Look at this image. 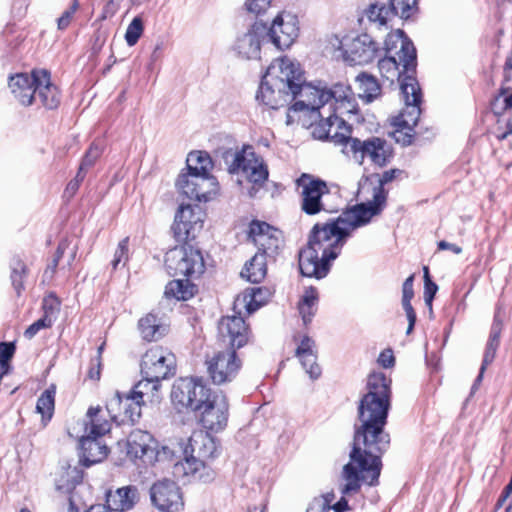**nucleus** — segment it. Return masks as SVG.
<instances>
[{"mask_svg":"<svg viewBox=\"0 0 512 512\" xmlns=\"http://www.w3.org/2000/svg\"><path fill=\"white\" fill-rule=\"evenodd\" d=\"M318 116L321 118L319 124L314 127L313 135L320 140H330L335 144L347 145L348 140H353L351 137V127L346 121L338 115H332V106L327 107V111L316 109Z\"/></svg>","mask_w":512,"mask_h":512,"instance_id":"nucleus-13","label":"nucleus"},{"mask_svg":"<svg viewBox=\"0 0 512 512\" xmlns=\"http://www.w3.org/2000/svg\"><path fill=\"white\" fill-rule=\"evenodd\" d=\"M272 0H246L245 7L251 14L259 16L270 7Z\"/></svg>","mask_w":512,"mask_h":512,"instance_id":"nucleus-50","label":"nucleus"},{"mask_svg":"<svg viewBox=\"0 0 512 512\" xmlns=\"http://www.w3.org/2000/svg\"><path fill=\"white\" fill-rule=\"evenodd\" d=\"M330 104L332 115L339 117L352 114L356 109L350 88L343 84H336L331 89L315 85L305 86L300 93V101L295 102L292 109L294 111L310 110L315 112L316 109L327 111Z\"/></svg>","mask_w":512,"mask_h":512,"instance_id":"nucleus-5","label":"nucleus"},{"mask_svg":"<svg viewBox=\"0 0 512 512\" xmlns=\"http://www.w3.org/2000/svg\"><path fill=\"white\" fill-rule=\"evenodd\" d=\"M438 249L439 250H450L454 254H460L462 252V248L456 244L449 243L447 241H440L438 242Z\"/></svg>","mask_w":512,"mask_h":512,"instance_id":"nucleus-59","label":"nucleus"},{"mask_svg":"<svg viewBox=\"0 0 512 512\" xmlns=\"http://www.w3.org/2000/svg\"><path fill=\"white\" fill-rule=\"evenodd\" d=\"M124 397L119 392H115L106 403V409L104 410L106 415L111 419L115 420L123 410Z\"/></svg>","mask_w":512,"mask_h":512,"instance_id":"nucleus-48","label":"nucleus"},{"mask_svg":"<svg viewBox=\"0 0 512 512\" xmlns=\"http://www.w3.org/2000/svg\"><path fill=\"white\" fill-rule=\"evenodd\" d=\"M249 236L258 248L257 253L267 258H274L283 242L282 233L278 229L260 221L250 224Z\"/></svg>","mask_w":512,"mask_h":512,"instance_id":"nucleus-22","label":"nucleus"},{"mask_svg":"<svg viewBox=\"0 0 512 512\" xmlns=\"http://www.w3.org/2000/svg\"><path fill=\"white\" fill-rule=\"evenodd\" d=\"M197 412L204 428L214 432L222 431L228 422V399L222 392L211 391Z\"/></svg>","mask_w":512,"mask_h":512,"instance_id":"nucleus-17","label":"nucleus"},{"mask_svg":"<svg viewBox=\"0 0 512 512\" xmlns=\"http://www.w3.org/2000/svg\"><path fill=\"white\" fill-rule=\"evenodd\" d=\"M150 499L162 512H180L184 506L179 486L169 479L158 480L151 486Z\"/></svg>","mask_w":512,"mask_h":512,"instance_id":"nucleus-21","label":"nucleus"},{"mask_svg":"<svg viewBox=\"0 0 512 512\" xmlns=\"http://www.w3.org/2000/svg\"><path fill=\"white\" fill-rule=\"evenodd\" d=\"M218 329L220 335L227 338L233 348H241L249 341V330L243 315L223 317L219 322Z\"/></svg>","mask_w":512,"mask_h":512,"instance_id":"nucleus-26","label":"nucleus"},{"mask_svg":"<svg viewBox=\"0 0 512 512\" xmlns=\"http://www.w3.org/2000/svg\"><path fill=\"white\" fill-rule=\"evenodd\" d=\"M65 249H66V244L61 243L57 248L54 258H58V261H59L61 259V257L63 256Z\"/></svg>","mask_w":512,"mask_h":512,"instance_id":"nucleus-63","label":"nucleus"},{"mask_svg":"<svg viewBox=\"0 0 512 512\" xmlns=\"http://www.w3.org/2000/svg\"><path fill=\"white\" fill-rule=\"evenodd\" d=\"M176 187L187 198L199 202L211 200L218 192V182L209 173L182 172Z\"/></svg>","mask_w":512,"mask_h":512,"instance_id":"nucleus-11","label":"nucleus"},{"mask_svg":"<svg viewBox=\"0 0 512 512\" xmlns=\"http://www.w3.org/2000/svg\"><path fill=\"white\" fill-rule=\"evenodd\" d=\"M144 403L145 401H137V399H132V393L125 395L123 406L125 417H127L132 422L136 421L141 416V405Z\"/></svg>","mask_w":512,"mask_h":512,"instance_id":"nucleus-45","label":"nucleus"},{"mask_svg":"<svg viewBox=\"0 0 512 512\" xmlns=\"http://www.w3.org/2000/svg\"><path fill=\"white\" fill-rule=\"evenodd\" d=\"M204 212L198 205L181 204L175 214L172 230L177 241L195 238L202 229Z\"/></svg>","mask_w":512,"mask_h":512,"instance_id":"nucleus-20","label":"nucleus"},{"mask_svg":"<svg viewBox=\"0 0 512 512\" xmlns=\"http://www.w3.org/2000/svg\"><path fill=\"white\" fill-rule=\"evenodd\" d=\"M277 71L275 68L266 71L256 94L258 103L271 109H278L294 99L297 100L289 89H285L284 82L277 80Z\"/></svg>","mask_w":512,"mask_h":512,"instance_id":"nucleus-16","label":"nucleus"},{"mask_svg":"<svg viewBox=\"0 0 512 512\" xmlns=\"http://www.w3.org/2000/svg\"><path fill=\"white\" fill-rule=\"evenodd\" d=\"M302 367L312 380H316L321 376L322 370L317 363V354H304L298 357Z\"/></svg>","mask_w":512,"mask_h":512,"instance_id":"nucleus-44","label":"nucleus"},{"mask_svg":"<svg viewBox=\"0 0 512 512\" xmlns=\"http://www.w3.org/2000/svg\"><path fill=\"white\" fill-rule=\"evenodd\" d=\"M428 284H424V301L428 307H432V300L438 290V286L432 282L428 281Z\"/></svg>","mask_w":512,"mask_h":512,"instance_id":"nucleus-53","label":"nucleus"},{"mask_svg":"<svg viewBox=\"0 0 512 512\" xmlns=\"http://www.w3.org/2000/svg\"><path fill=\"white\" fill-rule=\"evenodd\" d=\"M299 36V20L290 12L279 13L268 27V42L277 49L289 48Z\"/></svg>","mask_w":512,"mask_h":512,"instance_id":"nucleus-19","label":"nucleus"},{"mask_svg":"<svg viewBox=\"0 0 512 512\" xmlns=\"http://www.w3.org/2000/svg\"><path fill=\"white\" fill-rule=\"evenodd\" d=\"M59 261H58V258H53L51 264L48 265L46 271H45V276H47L48 274H50V276L53 275V273L55 272V269L58 265Z\"/></svg>","mask_w":512,"mask_h":512,"instance_id":"nucleus-61","label":"nucleus"},{"mask_svg":"<svg viewBox=\"0 0 512 512\" xmlns=\"http://www.w3.org/2000/svg\"><path fill=\"white\" fill-rule=\"evenodd\" d=\"M378 362L384 368H390L394 365L395 358L393 356V352L390 349L384 350L379 358Z\"/></svg>","mask_w":512,"mask_h":512,"instance_id":"nucleus-56","label":"nucleus"},{"mask_svg":"<svg viewBox=\"0 0 512 512\" xmlns=\"http://www.w3.org/2000/svg\"><path fill=\"white\" fill-rule=\"evenodd\" d=\"M273 68L278 70L276 72L277 80L284 82L285 89H289L297 97L296 102L300 101L302 89L311 84H304L299 65L291 59L283 57L272 62L267 71H271Z\"/></svg>","mask_w":512,"mask_h":512,"instance_id":"nucleus-24","label":"nucleus"},{"mask_svg":"<svg viewBox=\"0 0 512 512\" xmlns=\"http://www.w3.org/2000/svg\"><path fill=\"white\" fill-rule=\"evenodd\" d=\"M138 328L142 338L146 341H156L166 332V327L157 316L152 313L147 314L139 320Z\"/></svg>","mask_w":512,"mask_h":512,"instance_id":"nucleus-33","label":"nucleus"},{"mask_svg":"<svg viewBox=\"0 0 512 512\" xmlns=\"http://www.w3.org/2000/svg\"><path fill=\"white\" fill-rule=\"evenodd\" d=\"M268 43V27L262 22H255L237 34L232 50L240 59L259 60L266 52Z\"/></svg>","mask_w":512,"mask_h":512,"instance_id":"nucleus-10","label":"nucleus"},{"mask_svg":"<svg viewBox=\"0 0 512 512\" xmlns=\"http://www.w3.org/2000/svg\"><path fill=\"white\" fill-rule=\"evenodd\" d=\"M185 459L174 465L176 476H187L193 480L210 482L214 479V471L207 461L219 455V447L215 439L205 431H194L184 447Z\"/></svg>","mask_w":512,"mask_h":512,"instance_id":"nucleus-4","label":"nucleus"},{"mask_svg":"<svg viewBox=\"0 0 512 512\" xmlns=\"http://www.w3.org/2000/svg\"><path fill=\"white\" fill-rule=\"evenodd\" d=\"M206 365L212 382L216 385H222L235 379L241 369L242 361L235 349H226L208 357Z\"/></svg>","mask_w":512,"mask_h":512,"instance_id":"nucleus-15","label":"nucleus"},{"mask_svg":"<svg viewBox=\"0 0 512 512\" xmlns=\"http://www.w3.org/2000/svg\"><path fill=\"white\" fill-rule=\"evenodd\" d=\"M267 273V257L256 253L241 271V276L251 283L261 282Z\"/></svg>","mask_w":512,"mask_h":512,"instance_id":"nucleus-34","label":"nucleus"},{"mask_svg":"<svg viewBox=\"0 0 512 512\" xmlns=\"http://www.w3.org/2000/svg\"><path fill=\"white\" fill-rule=\"evenodd\" d=\"M416 49L404 32L397 29L388 34L385 40V57L378 62L382 77L393 82L400 81L404 108L392 118L395 127L393 137L403 145L412 143L413 129L421 114V89L414 76L416 71Z\"/></svg>","mask_w":512,"mask_h":512,"instance_id":"nucleus-3","label":"nucleus"},{"mask_svg":"<svg viewBox=\"0 0 512 512\" xmlns=\"http://www.w3.org/2000/svg\"><path fill=\"white\" fill-rule=\"evenodd\" d=\"M102 146L93 143L89 150L86 152V154L83 157V160L80 164L79 171H82V173L86 174L87 170L94 165L96 160L100 157L102 153Z\"/></svg>","mask_w":512,"mask_h":512,"instance_id":"nucleus-47","label":"nucleus"},{"mask_svg":"<svg viewBox=\"0 0 512 512\" xmlns=\"http://www.w3.org/2000/svg\"><path fill=\"white\" fill-rule=\"evenodd\" d=\"M318 294L316 289L310 287L303 294L299 304L298 310L302 317L303 323L307 325L311 322L313 316L317 311Z\"/></svg>","mask_w":512,"mask_h":512,"instance_id":"nucleus-38","label":"nucleus"},{"mask_svg":"<svg viewBox=\"0 0 512 512\" xmlns=\"http://www.w3.org/2000/svg\"><path fill=\"white\" fill-rule=\"evenodd\" d=\"M390 384L383 373H373L367 382V393L358 406V423L355 424L350 461L343 466L341 492L356 494L361 483L373 486L381 472V456L388 449L390 436L385 431L390 409Z\"/></svg>","mask_w":512,"mask_h":512,"instance_id":"nucleus-1","label":"nucleus"},{"mask_svg":"<svg viewBox=\"0 0 512 512\" xmlns=\"http://www.w3.org/2000/svg\"><path fill=\"white\" fill-rule=\"evenodd\" d=\"M79 438L81 462L86 467L103 461L108 455V447L101 437L76 436Z\"/></svg>","mask_w":512,"mask_h":512,"instance_id":"nucleus-29","label":"nucleus"},{"mask_svg":"<svg viewBox=\"0 0 512 512\" xmlns=\"http://www.w3.org/2000/svg\"><path fill=\"white\" fill-rule=\"evenodd\" d=\"M402 306L406 313L407 319L416 322V313L411 305V300H402Z\"/></svg>","mask_w":512,"mask_h":512,"instance_id":"nucleus-60","label":"nucleus"},{"mask_svg":"<svg viewBox=\"0 0 512 512\" xmlns=\"http://www.w3.org/2000/svg\"><path fill=\"white\" fill-rule=\"evenodd\" d=\"M84 177H85V174L82 173V171L78 170L76 177L68 183L66 192L69 193L70 196L75 194V192L79 188L80 183L83 181Z\"/></svg>","mask_w":512,"mask_h":512,"instance_id":"nucleus-58","label":"nucleus"},{"mask_svg":"<svg viewBox=\"0 0 512 512\" xmlns=\"http://www.w3.org/2000/svg\"><path fill=\"white\" fill-rule=\"evenodd\" d=\"M111 421L100 406L90 407L82 422L73 430L76 436L88 435L103 438L111 430Z\"/></svg>","mask_w":512,"mask_h":512,"instance_id":"nucleus-25","label":"nucleus"},{"mask_svg":"<svg viewBox=\"0 0 512 512\" xmlns=\"http://www.w3.org/2000/svg\"><path fill=\"white\" fill-rule=\"evenodd\" d=\"M211 389L203 384L201 380L194 378H179L171 389V402L179 412H196L204 400H207Z\"/></svg>","mask_w":512,"mask_h":512,"instance_id":"nucleus-7","label":"nucleus"},{"mask_svg":"<svg viewBox=\"0 0 512 512\" xmlns=\"http://www.w3.org/2000/svg\"><path fill=\"white\" fill-rule=\"evenodd\" d=\"M418 0H389V6L394 16L409 19L418 10Z\"/></svg>","mask_w":512,"mask_h":512,"instance_id":"nucleus-42","label":"nucleus"},{"mask_svg":"<svg viewBox=\"0 0 512 512\" xmlns=\"http://www.w3.org/2000/svg\"><path fill=\"white\" fill-rule=\"evenodd\" d=\"M261 288H249L239 294L233 303V311L235 314L250 315L258 310L263 304Z\"/></svg>","mask_w":512,"mask_h":512,"instance_id":"nucleus-32","label":"nucleus"},{"mask_svg":"<svg viewBox=\"0 0 512 512\" xmlns=\"http://www.w3.org/2000/svg\"><path fill=\"white\" fill-rule=\"evenodd\" d=\"M15 347L12 343H0V362H8L14 354Z\"/></svg>","mask_w":512,"mask_h":512,"instance_id":"nucleus-54","label":"nucleus"},{"mask_svg":"<svg viewBox=\"0 0 512 512\" xmlns=\"http://www.w3.org/2000/svg\"><path fill=\"white\" fill-rule=\"evenodd\" d=\"M35 80L36 70H33L30 75L27 73H20L9 79L8 86L20 104L29 106L34 102L36 91Z\"/></svg>","mask_w":512,"mask_h":512,"instance_id":"nucleus-27","label":"nucleus"},{"mask_svg":"<svg viewBox=\"0 0 512 512\" xmlns=\"http://www.w3.org/2000/svg\"><path fill=\"white\" fill-rule=\"evenodd\" d=\"M45 314L42 318L35 321L31 324L24 332V335L28 339H32L41 329L51 327L53 323V319L51 314L53 313V309L50 307L48 309L47 304H44Z\"/></svg>","mask_w":512,"mask_h":512,"instance_id":"nucleus-43","label":"nucleus"},{"mask_svg":"<svg viewBox=\"0 0 512 512\" xmlns=\"http://www.w3.org/2000/svg\"><path fill=\"white\" fill-rule=\"evenodd\" d=\"M343 152L360 165L368 159L372 164L379 167L386 165L392 156L390 145L379 137H371L366 140L358 138L348 140Z\"/></svg>","mask_w":512,"mask_h":512,"instance_id":"nucleus-8","label":"nucleus"},{"mask_svg":"<svg viewBox=\"0 0 512 512\" xmlns=\"http://www.w3.org/2000/svg\"><path fill=\"white\" fill-rule=\"evenodd\" d=\"M144 31L143 21L140 17H135L131 23L128 25L125 40L128 46H134Z\"/></svg>","mask_w":512,"mask_h":512,"instance_id":"nucleus-46","label":"nucleus"},{"mask_svg":"<svg viewBox=\"0 0 512 512\" xmlns=\"http://www.w3.org/2000/svg\"><path fill=\"white\" fill-rule=\"evenodd\" d=\"M159 387V381L150 380L143 376V379L140 380L131 391L132 399L144 401V397H147L151 402L158 401Z\"/></svg>","mask_w":512,"mask_h":512,"instance_id":"nucleus-39","label":"nucleus"},{"mask_svg":"<svg viewBox=\"0 0 512 512\" xmlns=\"http://www.w3.org/2000/svg\"><path fill=\"white\" fill-rule=\"evenodd\" d=\"M196 293V286L188 279H175L170 281L165 288V296L176 300L186 301Z\"/></svg>","mask_w":512,"mask_h":512,"instance_id":"nucleus-36","label":"nucleus"},{"mask_svg":"<svg viewBox=\"0 0 512 512\" xmlns=\"http://www.w3.org/2000/svg\"><path fill=\"white\" fill-rule=\"evenodd\" d=\"M165 267L172 276L198 277L203 273L205 265L198 249L181 246L166 253Z\"/></svg>","mask_w":512,"mask_h":512,"instance_id":"nucleus-9","label":"nucleus"},{"mask_svg":"<svg viewBox=\"0 0 512 512\" xmlns=\"http://www.w3.org/2000/svg\"><path fill=\"white\" fill-rule=\"evenodd\" d=\"M359 97L364 99L366 103H370L380 95V85L377 80L368 74L362 73L357 76Z\"/></svg>","mask_w":512,"mask_h":512,"instance_id":"nucleus-37","label":"nucleus"},{"mask_svg":"<svg viewBox=\"0 0 512 512\" xmlns=\"http://www.w3.org/2000/svg\"><path fill=\"white\" fill-rule=\"evenodd\" d=\"M128 260V238L121 240L118 244L117 249L114 253V259L112 260V266L114 269H117L119 264L125 263Z\"/></svg>","mask_w":512,"mask_h":512,"instance_id":"nucleus-49","label":"nucleus"},{"mask_svg":"<svg viewBox=\"0 0 512 512\" xmlns=\"http://www.w3.org/2000/svg\"><path fill=\"white\" fill-rule=\"evenodd\" d=\"M176 358L173 353L163 347H152L142 357L141 373L147 379L159 381L173 375Z\"/></svg>","mask_w":512,"mask_h":512,"instance_id":"nucleus-12","label":"nucleus"},{"mask_svg":"<svg viewBox=\"0 0 512 512\" xmlns=\"http://www.w3.org/2000/svg\"><path fill=\"white\" fill-rule=\"evenodd\" d=\"M413 280L414 276L411 275L404 281L402 286V300H412L414 296Z\"/></svg>","mask_w":512,"mask_h":512,"instance_id":"nucleus-55","label":"nucleus"},{"mask_svg":"<svg viewBox=\"0 0 512 512\" xmlns=\"http://www.w3.org/2000/svg\"><path fill=\"white\" fill-rule=\"evenodd\" d=\"M138 501V489L135 486L118 488L106 494V507L112 512L127 511Z\"/></svg>","mask_w":512,"mask_h":512,"instance_id":"nucleus-31","label":"nucleus"},{"mask_svg":"<svg viewBox=\"0 0 512 512\" xmlns=\"http://www.w3.org/2000/svg\"><path fill=\"white\" fill-rule=\"evenodd\" d=\"M78 8V3L75 1L67 10L63 12L61 17L58 19V29L64 30L68 27L71 22L72 16Z\"/></svg>","mask_w":512,"mask_h":512,"instance_id":"nucleus-52","label":"nucleus"},{"mask_svg":"<svg viewBox=\"0 0 512 512\" xmlns=\"http://www.w3.org/2000/svg\"><path fill=\"white\" fill-rule=\"evenodd\" d=\"M400 173L398 169H391L382 175L371 174L362 178L357 191L359 204L332 222L314 225L307 246L299 252L302 275L321 279L328 274L331 261L337 258L351 233L382 211L387 197L383 186Z\"/></svg>","mask_w":512,"mask_h":512,"instance_id":"nucleus-2","label":"nucleus"},{"mask_svg":"<svg viewBox=\"0 0 512 512\" xmlns=\"http://www.w3.org/2000/svg\"><path fill=\"white\" fill-rule=\"evenodd\" d=\"M344 47V60L351 65H365L374 60L378 52L376 42L368 34H361L347 41Z\"/></svg>","mask_w":512,"mask_h":512,"instance_id":"nucleus-23","label":"nucleus"},{"mask_svg":"<svg viewBox=\"0 0 512 512\" xmlns=\"http://www.w3.org/2000/svg\"><path fill=\"white\" fill-rule=\"evenodd\" d=\"M506 126H507V130L505 132L497 135V138L499 140L505 139L508 135H510L512 133V122L511 121L507 122Z\"/></svg>","mask_w":512,"mask_h":512,"instance_id":"nucleus-62","label":"nucleus"},{"mask_svg":"<svg viewBox=\"0 0 512 512\" xmlns=\"http://www.w3.org/2000/svg\"><path fill=\"white\" fill-rule=\"evenodd\" d=\"M56 387L51 385L38 398L36 404L37 413L41 414L44 425L52 418L55 406Z\"/></svg>","mask_w":512,"mask_h":512,"instance_id":"nucleus-40","label":"nucleus"},{"mask_svg":"<svg viewBox=\"0 0 512 512\" xmlns=\"http://www.w3.org/2000/svg\"><path fill=\"white\" fill-rule=\"evenodd\" d=\"M312 353H316V345L314 340H312L309 336H303L296 349V356L299 357L303 356L304 354Z\"/></svg>","mask_w":512,"mask_h":512,"instance_id":"nucleus-51","label":"nucleus"},{"mask_svg":"<svg viewBox=\"0 0 512 512\" xmlns=\"http://www.w3.org/2000/svg\"><path fill=\"white\" fill-rule=\"evenodd\" d=\"M223 158L230 174L242 175L247 181L262 186L268 178V170L262 158L252 149L227 150Z\"/></svg>","mask_w":512,"mask_h":512,"instance_id":"nucleus-6","label":"nucleus"},{"mask_svg":"<svg viewBox=\"0 0 512 512\" xmlns=\"http://www.w3.org/2000/svg\"><path fill=\"white\" fill-rule=\"evenodd\" d=\"M187 172L209 173L212 168L210 156L201 151H195L188 154Z\"/></svg>","mask_w":512,"mask_h":512,"instance_id":"nucleus-41","label":"nucleus"},{"mask_svg":"<svg viewBox=\"0 0 512 512\" xmlns=\"http://www.w3.org/2000/svg\"><path fill=\"white\" fill-rule=\"evenodd\" d=\"M24 271H25V267L22 263H19L18 266L13 269L11 278H12L13 285L15 286V288L18 292L22 286L21 273H23Z\"/></svg>","mask_w":512,"mask_h":512,"instance_id":"nucleus-57","label":"nucleus"},{"mask_svg":"<svg viewBox=\"0 0 512 512\" xmlns=\"http://www.w3.org/2000/svg\"><path fill=\"white\" fill-rule=\"evenodd\" d=\"M502 330V320L500 319L499 313L495 315L494 322L491 327L489 339L485 348L483 361L480 368V373L477 376L475 383L472 386L471 393H474L480 382L482 381L483 374L489 364H491L495 358L497 348L500 342V334Z\"/></svg>","mask_w":512,"mask_h":512,"instance_id":"nucleus-30","label":"nucleus"},{"mask_svg":"<svg viewBox=\"0 0 512 512\" xmlns=\"http://www.w3.org/2000/svg\"><path fill=\"white\" fill-rule=\"evenodd\" d=\"M35 100L48 109L58 107L60 94L58 88L51 82L50 73L45 69L36 70Z\"/></svg>","mask_w":512,"mask_h":512,"instance_id":"nucleus-28","label":"nucleus"},{"mask_svg":"<svg viewBox=\"0 0 512 512\" xmlns=\"http://www.w3.org/2000/svg\"><path fill=\"white\" fill-rule=\"evenodd\" d=\"M125 447L129 459L133 461L140 459L147 464L160 461L168 452L167 447H163L161 451L157 450L152 436L142 430L132 431L128 436Z\"/></svg>","mask_w":512,"mask_h":512,"instance_id":"nucleus-18","label":"nucleus"},{"mask_svg":"<svg viewBox=\"0 0 512 512\" xmlns=\"http://www.w3.org/2000/svg\"><path fill=\"white\" fill-rule=\"evenodd\" d=\"M504 108H512V93L504 98Z\"/></svg>","mask_w":512,"mask_h":512,"instance_id":"nucleus-64","label":"nucleus"},{"mask_svg":"<svg viewBox=\"0 0 512 512\" xmlns=\"http://www.w3.org/2000/svg\"><path fill=\"white\" fill-rule=\"evenodd\" d=\"M365 16L375 28L388 27L389 22L395 17L390 6L384 3H373L365 10Z\"/></svg>","mask_w":512,"mask_h":512,"instance_id":"nucleus-35","label":"nucleus"},{"mask_svg":"<svg viewBox=\"0 0 512 512\" xmlns=\"http://www.w3.org/2000/svg\"><path fill=\"white\" fill-rule=\"evenodd\" d=\"M301 210L307 215H315L326 210L324 197L329 194L327 184L311 175L303 174L297 179Z\"/></svg>","mask_w":512,"mask_h":512,"instance_id":"nucleus-14","label":"nucleus"}]
</instances>
